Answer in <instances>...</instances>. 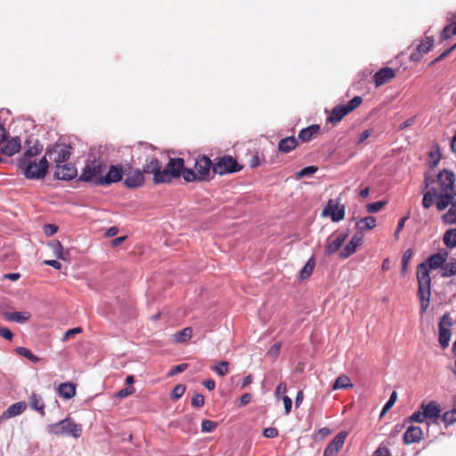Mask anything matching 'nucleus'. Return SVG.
Here are the masks:
<instances>
[{"label":"nucleus","mask_w":456,"mask_h":456,"mask_svg":"<svg viewBox=\"0 0 456 456\" xmlns=\"http://www.w3.org/2000/svg\"><path fill=\"white\" fill-rule=\"evenodd\" d=\"M155 151L156 148L153 145L148 142H139L134 151L138 154L137 159L140 161L142 159V156H150V159H145L146 163L143 165L142 172H143V175L145 174H151L153 175V183L155 184H160L164 183L167 173L163 172L158 159L152 156Z\"/></svg>","instance_id":"f257e3e1"},{"label":"nucleus","mask_w":456,"mask_h":456,"mask_svg":"<svg viewBox=\"0 0 456 456\" xmlns=\"http://www.w3.org/2000/svg\"><path fill=\"white\" fill-rule=\"evenodd\" d=\"M425 265L421 263L417 266L418 297L420 303V314H423L428 310L431 297V278L429 274L431 269Z\"/></svg>","instance_id":"f03ea898"},{"label":"nucleus","mask_w":456,"mask_h":456,"mask_svg":"<svg viewBox=\"0 0 456 456\" xmlns=\"http://www.w3.org/2000/svg\"><path fill=\"white\" fill-rule=\"evenodd\" d=\"M194 167L195 170L191 168L183 170V178L185 182H205L211 179V169L213 170V163L208 157L200 156L197 158Z\"/></svg>","instance_id":"7ed1b4c3"},{"label":"nucleus","mask_w":456,"mask_h":456,"mask_svg":"<svg viewBox=\"0 0 456 456\" xmlns=\"http://www.w3.org/2000/svg\"><path fill=\"white\" fill-rule=\"evenodd\" d=\"M107 170V163L101 159L88 160L82 170L79 180L90 183L96 186H101L100 181L103 178V174Z\"/></svg>","instance_id":"20e7f679"},{"label":"nucleus","mask_w":456,"mask_h":456,"mask_svg":"<svg viewBox=\"0 0 456 456\" xmlns=\"http://www.w3.org/2000/svg\"><path fill=\"white\" fill-rule=\"evenodd\" d=\"M48 433L55 436H69L78 438L82 435V426L76 423L71 418H66L53 423L47 428Z\"/></svg>","instance_id":"39448f33"},{"label":"nucleus","mask_w":456,"mask_h":456,"mask_svg":"<svg viewBox=\"0 0 456 456\" xmlns=\"http://www.w3.org/2000/svg\"><path fill=\"white\" fill-rule=\"evenodd\" d=\"M20 167L23 169V174L28 179H42L45 176L49 165L45 157H43L37 162V159L20 162Z\"/></svg>","instance_id":"423d86ee"},{"label":"nucleus","mask_w":456,"mask_h":456,"mask_svg":"<svg viewBox=\"0 0 456 456\" xmlns=\"http://www.w3.org/2000/svg\"><path fill=\"white\" fill-rule=\"evenodd\" d=\"M242 166L232 156L224 155L216 158L213 162V173L219 175L240 172Z\"/></svg>","instance_id":"0eeeda50"},{"label":"nucleus","mask_w":456,"mask_h":456,"mask_svg":"<svg viewBox=\"0 0 456 456\" xmlns=\"http://www.w3.org/2000/svg\"><path fill=\"white\" fill-rule=\"evenodd\" d=\"M436 205L439 211L444 210L448 206H451L442 218L448 224L456 223V193H453V195H438Z\"/></svg>","instance_id":"6e6552de"},{"label":"nucleus","mask_w":456,"mask_h":456,"mask_svg":"<svg viewBox=\"0 0 456 456\" xmlns=\"http://www.w3.org/2000/svg\"><path fill=\"white\" fill-rule=\"evenodd\" d=\"M362 102L361 96H354L346 105L334 107L328 118V121L333 124L339 123L347 114L357 109Z\"/></svg>","instance_id":"1a4fd4ad"},{"label":"nucleus","mask_w":456,"mask_h":456,"mask_svg":"<svg viewBox=\"0 0 456 456\" xmlns=\"http://www.w3.org/2000/svg\"><path fill=\"white\" fill-rule=\"evenodd\" d=\"M437 183L440 187L438 195H453L456 193L455 175L452 171L443 170L437 175Z\"/></svg>","instance_id":"9d476101"},{"label":"nucleus","mask_w":456,"mask_h":456,"mask_svg":"<svg viewBox=\"0 0 456 456\" xmlns=\"http://www.w3.org/2000/svg\"><path fill=\"white\" fill-rule=\"evenodd\" d=\"M184 169L186 168L184 167V160L183 159L171 158L165 168H163V172L167 173L164 183H169L174 178L183 176Z\"/></svg>","instance_id":"9b49d317"},{"label":"nucleus","mask_w":456,"mask_h":456,"mask_svg":"<svg viewBox=\"0 0 456 456\" xmlns=\"http://www.w3.org/2000/svg\"><path fill=\"white\" fill-rule=\"evenodd\" d=\"M126 179L124 185L129 189L139 188L143 185L145 178L141 169H133L130 164L126 165V172L124 173Z\"/></svg>","instance_id":"f8f14e48"},{"label":"nucleus","mask_w":456,"mask_h":456,"mask_svg":"<svg viewBox=\"0 0 456 456\" xmlns=\"http://www.w3.org/2000/svg\"><path fill=\"white\" fill-rule=\"evenodd\" d=\"M49 159L59 166L65 163L71 155V147L65 143H57L47 151Z\"/></svg>","instance_id":"ddd939ff"},{"label":"nucleus","mask_w":456,"mask_h":456,"mask_svg":"<svg viewBox=\"0 0 456 456\" xmlns=\"http://www.w3.org/2000/svg\"><path fill=\"white\" fill-rule=\"evenodd\" d=\"M125 172L126 165H110L108 171L103 174V178L100 181L101 186H107L120 182Z\"/></svg>","instance_id":"4468645a"},{"label":"nucleus","mask_w":456,"mask_h":456,"mask_svg":"<svg viewBox=\"0 0 456 456\" xmlns=\"http://www.w3.org/2000/svg\"><path fill=\"white\" fill-rule=\"evenodd\" d=\"M345 206L336 200H330L326 208L322 211V215L330 216L333 222H339L345 218Z\"/></svg>","instance_id":"2eb2a0df"},{"label":"nucleus","mask_w":456,"mask_h":456,"mask_svg":"<svg viewBox=\"0 0 456 456\" xmlns=\"http://www.w3.org/2000/svg\"><path fill=\"white\" fill-rule=\"evenodd\" d=\"M347 436V431H340L325 447L322 456H337L343 448Z\"/></svg>","instance_id":"dca6fc26"},{"label":"nucleus","mask_w":456,"mask_h":456,"mask_svg":"<svg viewBox=\"0 0 456 456\" xmlns=\"http://www.w3.org/2000/svg\"><path fill=\"white\" fill-rule=\"evenodd\" d=\"M347 238L346 233H338L333 234L327 240V243L325 245V253L329 256L336 253L340 247L343 245L345 240Z\"/></svg>","instance_id":"f3484780"},{"label":"nucleus","mask_w":456,"mask_h":456,"mask_svg":"<svg viewBox=\"0 0 456 456\" xmlns=\"http://www.w3.org/2000/svg\"><path fill=\"white\" fill-rule=\"evenodd\" d=\"M363 237L361 233H355L345 248L339 252V257L346 259L352 256L357 248L362 243Z\"/></svg>","instance_id":"a211bd4d"},{"label":"nucleus","mask_w":456,"mask_h":456,"mask_svg":"<svg viewBox=\"0 0 456 456\" xmlns=\"http://www.w3.org/2000/svg\"><path fill=\"white\" fill-rule=\"evenodd\" d=\"M77 171L74 165L62 163L55 167L54 175L58 179L71 180L77 176Z\"/></svg>","instance_id":"6ab92c4d"},{"label":"nucleus","mask_w":456,"mask_h":456,"mask_svg":"<svg viewBox=\"0 0 456 456\" xmlns=\"http://www.w3.org/2000/svg\"><path fill=\"white\" fill-rule=\"evenodd\" d=\"M2 144L1 152L8 157L16 154L21 148L20 139L18 136L12 137L11 139L5 138Z\"/></svg>","instance_id":"aec40b11"},{"label":"nucleus","mask_w":456,"mask_h":456,"mask_svg":"<svg viewBox=\"0 0 456 456\" xmlns=\"http://www.w3.org/2000/svg\"><path fill=\"white\" fill-rule=\"evenodd\" d=\"M448 255L449 254L446 250H441L436 254L431 255L427 258L425 262L422 263L426 264L425 265L431 270H436L439 267H443L444 264L448 258Z\"/></svg>","instance_id":"412c9836"},{"label":"nucleus","mask_w":456,"mask_h":456,"mask_svg":"<svg viewBox=\"0 0 456 456\" xmlns=\"http://www.w3.org/2000/svg\"><path fill=\"white\" fill-rule=\"evenodd\" d=\"M395 76V70L392 68H382L377 71L373 76V82L377 87L388 83Z\"/></svg>","instance_id":"4be33fe9"},{"label":"nucleus","mask_w":456,"mask_h":456,"mask_svg":"<svg viewBox=\"0 0 456 456\" xmlns=\"http://www.w3.org/2000/svg\"><path fill=\"white\" fill-rule=\"evenodd\" d=\"M403 438L405 444L419 443L423 439V431L421 428L411 425L407 428Z\"/></svg>","instance_id":"5701e85b"},{"label":"nucleus","mask_w":456,"mask_h":456,"mask_svg":"<svg viewBox=\"0 0 456 456\" xmlns=\"http://www.w3.org/2000/svg\"><path fill=\"white\" fill-rule=\"evenodd\" d=\"M434 45V39L432 37H426L417 46V53H411V61H419L423 54L428 53Z\"/></svg>","instance_id":"b1692460"},{"label":"nucleus","mask_w":456,"mask_h":456,"mask_svg":"<svg viewBox=\"0 0 456 456\" xmlns=\"http://www.w3.org/2000/svg\"><path fill=\"white\" fill-rule=\"evenodd\" d=\"M426 419H436L440 416L441 408L440 405L435 402L431 401L427 404H421L420 406Z\"/></svg>","instance_id":"393cba45"},{"label":"nucleus","mask_w":456,"mask_h":456,"mask_svg":"<svg viewBox=\"0 0 456 456\" xmlns=\"http://www.w3.org/2000/svg\"><path fill=\"white\" fill-rule=\"evenodd\" d=\"M49 248H51V250L53 251V255L55 257H57L58 259H61V260H64V261H67L69 259V249H64L63 248V246L62 244L55 240H53L52 242H50L48 244Z\"/></svg>","instance_id":"a878e982"},{"label":"nucleus","mask_w":456,"mask_h":456,"mask_svg":"<svg viewBox=\"0 0 456 456\" xmlns=\"http://www.w3.org/2000/svg\"><path fill=\"white\" fill-rule=\"evenodd\" d=\"M298 145V141L295 136H288L281 139L278 143V150L281 153H289L295 150Z\"/></svg>","instance_id":"bb28decb"},{"label":"nucleus","mask_w":456,"mask_h":456,"mask_svg":"<svg viewBox=\"0 0 456 456\" xmlns=\"http://www.w3.org/2000/svg\"><path fill=\"white\" fill-rule=\"evenodd\" d=\"M319 125H311L302 129L298 134V140L303 142H310L314 136L320 133Z\"/></svg>","instance_id":"cd10ccee"},{"label":"nucleus","mask_w":456,"mask_h":456,"mask_svg":"<svg viewBox=\"0 0 456 456\" xmlns=\"http://www.w3.org/2000/svg\"><path fill=\"white\" fill-rule=\"evenodd\" d=\"M4 316L7 321L24 323L29 320L30 314L28 312H6Z\"/></svg>","instance_id":"c85d7f7f"},{"label":"nucleus","mask_w":456,"mask_h":456,"mask_svg":"<svg viewBox=\"0 0 456 456\" xmlns=\"http://www.w3.org/2000/svg\"><path fill=\"white\" fill-rule=\"evenodd\" d=\"M29 407L38 411L42 416L45 414V403L40 395L37 393H32L28 399Z\"/></svg>","instance_id":"c756f323"},{"label":"nucleus","mask_w":456,"mask_h":456,"mask_svg":"<svg viewBox=\"0 0 456 456\" xmlns=\"http://www.w3.org/2000/svg\"><path fill=\"white\" fill-rule=\"evenodd\" d=\"M58 392L64 399H70L76 395V386L71 382L61 383L58 387Z\"/></svg>","instance_id":"7c9ffc66"},{"label":"nucleus","mask_w":456,"mask_h":456,"mask_svg":"<svg viewBox=\"0 0 456 456\" xmlns=\"http://www.w3.org/2000/svg\"><path fill=\"white\" fill-rule=\"evenodd\" d=\"M42 150L43 147L39 144H35L34 146L29 147L20 157L19 163L36 159L35 157L37 156L42 151Z\"/></svg>","instance_id":"2f4dec72"},{"label":"nucleus","mask_w":456,"mask_h":456,"mask_svg":"<svg viewBox=\"0 0 456 456\" xmlns=\"http://www.w3.org/2000/svg\"><path fill=\"white\" fill-rule=\"evenodd\" d=\"M376 225H377V220L374 216H371L362 217L356 223V228L359 231L371 230L374 227H376Z\"/></svg>","instance_id":"473e14b6"},{"label":"nucleus","mask_w":456,"mask_h":456,"mask_svg":"<svg viewBox=\"0 0 456 456\" xmlns=\"http://www.w3.org/2000/svg\"><path fill=\"white\" fill-rule=\"evenodd\" d=\"M27 408V405L24 402L15 403L10 405L6 411L7 417H14L21 414Z\"/></svg>","instance_id":"72a5a7b5"},{"label":"nucleus","mask_w":456,"mask_h":456,"mask_svg":"<svg viewBox=\"0 0 456 456\" xmlns=\"http://www.w3.org/2000/svg\"><path fill=\"white\" fill-rule=\"evenodd\" d=\"M192 336V328L186 327L181 331L175 333L174 335L175 342L176 343H184L187 342Z\"/></svg>","instance_id":"f704fd0d"},{"label":"nucleus","mask_w":456,"mask_h":456,"mask_svg":"<svg viewBox=\"0 0 456 456\" xmlns=\"http://www.w3.org/2000/svg\"><path fill=\"white\" fill-rule=\"evenodd\" d=\"M315 267V259L314 257H311L307 262L306 264L305 265V266L302 268V270L300 271V273H299V278L301 280H305V279H307L313 273L314 269Z\"/></svg>","instance_id":"c9c22d12"},{"label":"nucleus","mask_w":456,"mask_h":456,"mask_svg":"<svg viewBox=\"0 0 456 456\" xmlns=\"http://www.w3.org/2000/svg\"><path fill=\"white\" fill-rule=\"evenodd\" d=\"M353 387V384L351 383L350 379L346 375H340L335 380V382L332 386V389L337 390V389H342V388H348V387Z\"/></svg>","instance_id":"e433bc0d"},{"label":"nucleus","mask_w":456,"mask_h":456,"mask_svg":"<svg viewBox=\"0 0 456 456\" xmlns=\"http://www.w3.org/2000/svg\"><path fill=\"white\" fill-rule=\"evenodd\" d=\"M456 274V259L452 258L442 267V277H451Z\"/></svg>","instance_id":"4c0bfd02"},{"label":"nucleus","mask_w":456,"mask_h":456,"mask_svg":"<svg viewBox=\"0 0 456 456\" xmlns=\"http://www.w3.org/2000/svg\"><path fill=\"white\" fill-rule=\"evenodd\" d=\"M444 243L450 248L456 247V229H450L444 233Z\"/></svg>","instance_id":"58836bf2"},{"label":"nucleus","mask_w":456,"mask_h":456,"mask_svg":"<svg viewBox=\"0 0 456 456\" xmlns=\"http://www.w3.org/2000/svg\"><path fill=\"white\" fill-rule=\"evenodd\" d=\"M439 330V344L442 348H446L449 346L452 331L451 330L446 329H438Z\"/></svg>","instance_id":"ea45409f"},{"label":"nucleus","mask_w":456,"mask_h":456,"mask_svg":"<svg viewBox=\"0 0 456 456\" xmlns=\"http://www.w3.org/2000/svg\"><path fill=\"white\" fill-rule=\"evenodd\" d=\"M413 256V251L411 248L405 250L402 257V267H401V274L404 276L408 272V264L411 261Z\"/></svg>","instance_id":"a19ab883"},{"label":"nucleus","mask_w":456,"mask_h":456,"mask_svg":"<svg viewBox=\"0 0 456 456\" xmlns=\"http://www.w3.org/2000/svg\"><path fill=\"white\" fill-rule=\"evenodd\" d=\"M437 197L438 193L436 192L435 189H432L431 191H428L426 193H424L423 200H422V206L425 208H429L433 203H434V197Z\"/></svg>","instance_id":"79ce46f5"},{"label":"nucleus","mask_w":456,"mask_h":456,"mask_svg":"<svg viewBox=\"0 0 456 456\" xmlns=\"http://www.w3.org/2000/svg\"><path fill=\"white\" fill-rule=\"evenodd\" d=\"M211 370L224 377L229 373V362L226 361H221L216 365L212 366Z\"/></svg>","instance_id":"37998d69"},{"label":"nucleus","mask_w":456,"mask_h":456,"mask_svg":"<svg viewBox=\"0 0 456 456\" xmlns=\"http://www.w3.org/2000/svg\"><path fill=\"white\" fill-rule=\"evenodd\" d=\"M16 353L21 356L26 357L27 359L30 360L32 362H39V358L32 354V352L26 348V347H17Z\"/></svg>","instance_id":"c03bdc74"},{"label":"nucleus","mask_w":456,"mask_h":456,"mask_svg":"<svg viewBox=\"0 0 456 456\" xmlns=\"http://www.w3.org/2000/svg\"><path fill=\"white\" fill-rule=\"evenodd\" d=\"M453 326L452 319L450 315V313H445L441 317V320L438 324V329H446L451 330V328Z\"/></svg>","instance_id":"a18cd8bd"},{"label":"nucleus","mask_w":456,"mask_h":456,"mask_svg":"<svg viewBox=\"0 0 456 456\" xmlns=\"http://www.w3.org/2000/svg\"><path fill=\"white\" fill-rule=\"evenodd\" d=\"M397 400V394L395 391L392 392L388 401L386 403V404L383 406L382 411L380 412V418L383 417L387 411H388L393 405L395 403Z\"/></svg>","instance_id":"49530a36"},{"label":"nucleus","mask_w":456,"mask_h":456,"mask_svg":"<svg viewBox=\"0 0 456 456\" xmlns=\"http://www.w3.org/2000/svg\"><path fill=\"white\" fill-rule=\"evenodd\" d=\"M425 415L423 413V411H417L414 413H412L410 417L404 419V423H411V422H418L422 423L425 420Z\"/></svg>","instance_id":"de8ad7c7"},{"label":"nucleus","mask_w":456,"mask_h":456,"mask_svg":"<svg viewBox=\"0 0 456 456\" xmlns=\"http://www.w3.org/2000/svg\"><path fill=\"white\" fill-rule=\"evenodd\" d=\"M318 170L317 167L315 166H308L304 168H302L300 171H298L296 174V176L297 179L302 178L304 176H309L314 175Z\"/></svg>","instance_id":"09e8293b"},{"label":"nucleus","mask_w":456,"mask_h":456,"mask_svg":"<svg viewBox=\"0 0 456 456\" xmlns=\"http://www.w3.org/2000/svg\"><path fill=\"white\" fill-rule=\"evenodd\" d=\"M443 421L446 425H452L456 422V409H452L444 413Z\"/></svg>","instance_id":"8fccbe9b"},{"label":"nucleus","mask_w":456,"mask_h":456,"mask_svg":"<svg viewBox=\"0 0 456 456\" xmlns=\"http://www.w3.org/2000/svg\"><path fill=\"white\" fill-rule=\"evenodd\" d=\"M185 390H186V387L184 385H182V384L176 385L173 388L172 393H171L172 399L178 400L179 398H181L183 395Z\"/></svg>","instance_id":"3c124183"},{"label":"nucleus","mask_w":456,"mask_h":456,"mask_svg":"<svg viewBox=\"0 0 456 456\" xmlns=\"http://www.w3.org/2000/svg\"><path fill=\"white\" fill-rule=\"evenodd\" d=\"M217 427V423L210 419H203L201 422L202 432H212Z\"/></svg>","instance_id":"603ef678"},{"label":"nucleus","mask_w":456,"mask_h":456,"mask_svg":"<svg viewBox=\"0 0 456 456\" xmlns=\"http://www.w3.org/2000/svg\"><path fill=\"white\" fill-rule=\"evenodd\" d=\"M386 205L385 201H376L373 203H370L366 206L367 211L369 213H376L379 212L383 208V207Z\"/></svg>","instance_id":"864d4df0"},{"label":"nucleus","mask_w":456,"mask_h":456,"mask_svg":"<svg viewBox=\"0 0 456 456\" xmlns=\"http://www.w3.org/2000/svg\"><path fill=\"white\" fill-rule=\"evenodd\" d=\"M205 403L204 396L200 394H195L191 398V406L195 408L202 407Z\"/></svg>","instance_id":"5fc2aeb1"},{"label":"nucleus","mask_w":456,"mask_h":456,"mask_svg":"<svg viewBox=\"0 0 456 456\" xmlns=\"http://www.w3.org/2000/svg\"><path fill=\"white\" fill-rule=\"evenodd\" d=\"M0 337L11 341L13 338V334L7 327L0 326Z\"/></svg>","instance_id":"6e6d98bb"},{"label":"nucleus","mask_w":456,"mask_h":456,"mask_svg":"<svg viewBox=\"0 0 456 456\" xmlns=\"http://www.w3.org/2000/svg\"><path fill=\"white\" fill-rule=\"evenodd\" d=\"M188 368V364L187 363H181V364H178L176 366H175L168 373L169 376H174V375H176L178 373H181L183 371H184L186 369Z\"/></svg>","instance_id":"4d7b16f0"},{"label":"nucleus","mask_w":456,"mask_h":456,"mask_svg":"<svg viewBox=\"0 0 456 456\" xmlns=\"http://www.w3.org/2000/svg\"><path fill=\"white\" fill-rule=\"evenodd\" d=\"M281 346L280 342L273 344L268 350L267 354L272 357H277L280 354Z\"/></svg>","instance_id":"13d9d810"},{"label":"nucleus","mask_w":456,"mask_h":456,"mask_svg":"<svg viewBox=\"0 0 456 456\" xmlns=\"http://www.w3.org/2000/svg\"><path fill=\"white\" fill-rule=\"evenodd\" d=\"M263 435L267 438H274L278 436L279 432L275 428H267L264 429Z\"/></svg>","instance_id":"bf43d9fd"},{"label":"nucleus","mask_w":456,"mask_h":456,"mask_svg":"<svg viewBox=\"0 0 456 456\" xmlns=\"http://www.w3.org/2000/svg\"><path fill=\"white\" fill-rule=\"evenodd\" d=\"M372 456H391L390 451L385 446H379Z\"/></svg>","instance_id":"052dcab7"},{"label":"nucleus","mask_w":456,"mask_h":456,"mask_svg":"<svg viewBox=\"0 0 456 456\" xmlns=\"http://www.w3.org/2000/svg\"><path fill=\"white\" fill-rule=\"evenodd\" d=\"M134 388L133 387H125V388H122L121 390L118 391V393L117 394V395L120 398H125L128 395H131L134 393Z\"/></svg>","instance_id":"680f3d73"},{"label":"nucleus","mask_w":456,"mask_h":456,"mask_svg":"<svg viewBox=\"0 0 456 456\" xmlns=\"http://www.w3.org/2000/svg\"><path fill=\"white\" fill-rule=\"evenodd\" d=\"M455 49H456V44L454 45H452V47H450L449 49L445 50L437 58H436L430 64L433 65V64L442 61L444 58L447 57Z\"/></svg>","instance_id":"e2e57ef3"},{"label":"nucleus","mask_w":456,"mask_h":456,"mask_svg":"<svg viewBox=\"0 0 456 456\" xmlns=\"http://www.w3.org/2000/svg\"><path fill=\"white\" fill-rule=\"evenodd\" d=\"M408 219V216H404V217H402L398 224H397V227H396V230L395 232V239L397 240L399 238V234L400 232H402V230L403 229L404 227V224L406 222V220Z\"/></svg>","instance_id":"0e129e2a"},{"label":"nucleus","mask_w":456,"mask_h":456,"mask_svg":"<svg viewBox=\"0 0 456 456\" xmlns=\"http://www.w3.org/2000/svg\"><path fill=\"white\" fill-rule=\"evenodd\" d=\"M452 25L450 24V25H447L444 28L442 33H441V38L443 40H445V39H448L452 37Z\"/></svg>","instance_id":"69168bd1"},{"label":"nucleus","mask_w":456,"mask_h":456,"mask_svg":"<svg viewBox=\"0 0 456 456\" xmlns=\"http://www.w3.org/2000/svg\"><path fill=\"white\" fill-rule=\"evenodd\" d=\"M372 134L370 129H366L361 133L359 138L357 140V144L362 143L366 139H368Z\"/></svg>","instance_id":"338daca9"},{"label":"nucleus","mask_w":456,"mask_h":456,"mask_svg":"<svg viewBox=\"0 0 456 456\" xmlns=\"http://www.w3.org/2000/svg\"><path fill=\"white\" fill-rule=\"evenodd\" d=\"M287 391V387H286V384L284 382H281L277 387H276V389H275V396L277 398H280V396L283 394H285Z\"/></svg>","instance_id":"774afa93"}]
</instances>
